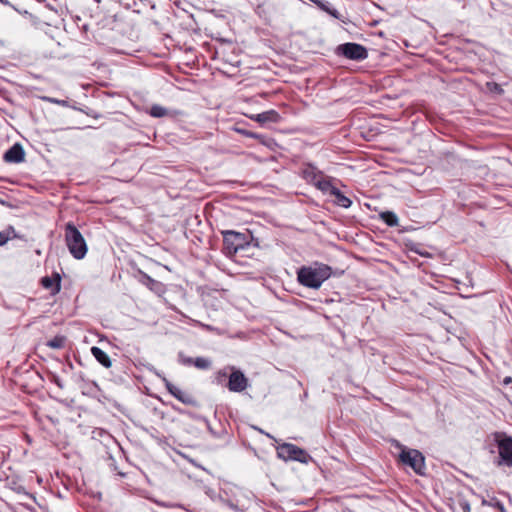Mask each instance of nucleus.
Instances as JSON below:
<instances>
[{
    "label": "nucleus",
    "mask_w": 512,
    "mask_h": 512,
    "mask_svg": "<svg viewBox=\"0 0 512 512\" xmlns=\"http://www.w3.org/2000/svg\"><path fill=\"white\" fill-rule=\"evenodd\" d=\"M15 237V230L13 227H9L3 231H0V246L5 245L10 239Z\"/></svg>",
    "instance_id": "obj_20"
},
{
    "label": "nucleus",
    "mask_w": 512,
    "mask_h": 512,
    "mask_svg": "<svg viewBox=\"0 0 512 512\" xmlns=\"http://www.w3.org/2000/svg\"><path fill=\"white\" fill-rule=\"evenodd\" d=\"M331 276V268L322 263L302 266L297 271L298 282L308 288L319 289L323 282Z\"/></svg>",
    "instance_id": "obj_1"
},
{
    "label": "nucleus",
    "mask_w": 512,
    "mask_h": 512,
    "mask_svg": "<svg viewBox=\"0 0 512 512\" xmlns=\"http://www.w3.org/2000/svg\"><path fill=\"white\" fill-rule=\"evenodd\" d=\"M336 179L330 176L325 175L316 185L315 187L320 190L323 194L331 195L333 190H335Z\"/></svg>",
    "instance_id": "obj_14"
},
{
    "label": "nucleus",
    "mask_w": 512,
    "mask_h": 512,
    "mask_svg": "<svg viewBox=\"0 0 512 512\" xmlns=\"http://www.w3.org/2000/svg\"><path fill=\"white\" fill-rule=\"evenodd\" d=\"M459 505L462 508L463 512H470V504L466 500L460 502Z\"/></svg>",
    "instance_id": "obj_25"
},
{
    "label": "nucleus",
    "mask_w": 512,
    "mask_h": 512,
    "mask_svg": "<svg viewBox=\"0 0 512 512\" xmlns=\"http://www.w3.org/2000/svg\"><path fill=\"white\" fill-rule=\"evenodd\" d=\"M163 381L168 392L177 400H179L183 404H192L194 402L193 398L188 393L182 391L179 387L172 384L166 378H164Z\"/></svg>",
    "instance_id": "obj_10"
},
{
    "label": "nucleus",
    "mask_w": 512,
    "mask_h": 512,
    "mask_svg": "<svg viewBox=\"0 0 512 512\" xmlns=\"http://www.w3.org/2000/svg\"><path fill=\"white\" fill-rule=\"evenodd\" d=\"M65 340L64 336H55L47 342V346L52 349H61L64 347Z\"/></svg>",
    "instance_id": "obj_21"
},
{
    "label": "nucleus",
    "mask_w": 512,
    "mask_h": 512,
    "mask_svg": "<svg viewBox=\"0 0 512 512\" xmlns=\"http://www.w3.org/2000/svg\"><path fill=\"white\" fill-rule=\"evenodd\" d=\"M379 217L389 227H396L399 225L398 216L392 211L381 212Z\"/></svg>",
    "instance_id": "obj_18"
},
{
    "label": "nucleus",
    "mask_w": 512,
    "mask_h": 512,
    "mask_svg": "<svg viewBox=\"0 0 512 512\" xmlns=\"http://www.w3.org/2000/svg\"><path fill=\"white\" fill-rule=\"evenodd\" d=\"M331 196L335 198L334 203L343 208H349L352 201L346 197L337 187L333 190Z\"/></svg>",
    "instance_id": "obj_16"
},
{
    "label": "nucleus",
    "mask_w": 512,
    "mask_h": 512,
    "mask_svg": "<svg viewBox=\"0 0 512 512\" xmlns=\"http://www.w3.org/2000/svg\"><path fill=\"white\" fill-rule=\"evenodd\" d=\"M246 134L248 135V133H246ZM249 136H250V137H255V135H254V134H252V133H250V134H249Z\"/></svg>",
    "instance_id": "obj_29"
},
{
    "label": "nucleus",
    "mask_w": 512,
    "mask_h": 512,
    "mask_svg": "<svg viewBox=\"0 0 512 512\" xmlns=\"http://www.w3.org/2000/svg\"><path fill=\"white\" fill-rule=\"evenodd\" d=\"M339 53L351 60H363L367 58V50L357 43H345L338 47Z\"/></svg>",
    "instance_id": "obj_7"
},
{
    "label": "nucleus",
    "mask_w": 512,
    "mask_h": 512,
    "mask_svg": "<svg viewBox=\"0 0 512 512\" xmlns=\"http://www.w3.org/2000/svg\"><path fill=\"white\" fill-rule=\"evenodd\" d=\"M199 325L209 331H212L213 330V327H211L210 325H206V324H202V323H199Z\"/></svg>",
    "instance_id": "obj_27"
},
{
    "label": "nucleus",
    "mask_w": 512,
    "mask_h": 512,
    "mask_svg": "<svg viewBox=\"0 0 512 512\" xmlns=\"http://www.w3.org/2000/svg\"><path fill=\"white\" fill-rule=\"evenodd\" d=\"M178 362L184 366L193 365L194 359L186 356L183 352L178 353Z\"/></svg>",
    "instance_id": "obj_23"
},
{
    "label": "nucleus",
    "mask_w": 512,
    "mask_h": 512,
    "mask_svg": "<svg viewBox=\"0 0 512 512\" xmlns=\"http://www.w3.org/2000/svg\"><path fill=\"white\" fill-rule=\"evenodd\" d=\"M91 353L94 356V358L105 368H110L112 365L111 359L108 356V354L103 351L101 348L93 346L91 348Z\"/></svg>",
    "instance_id": "obj_15"
},
{
    "label": "nucleus",
    "mask_w": 512,
    "mask_h": 512,
    "mask_svg": "<svg viewBox=\"0 0 512 512\" xmlns=\"http://www.w3.org/2000/svg\"><path fill=\"white\" fill-rule=\"evenodd\" d=\"M149 114L155 118H161L168 115V110L161 105H152Z\"/></svg>",
    "instance_id": "obj_19"
},
{
    "label": "nucleus",
    "mask_w": 512,
    "mask_h": 512,
    "mask_svg": "<svg viewBox=\"0 0 512 512\" xmlns=\"http://www.w3.org/2000/svg\"><path fill=\"white\" fill-rule=\"evenodd\" d=\"M500 456L499 465L503 464L512 467V438L504 437L497 440Z\"/></svg>",
    "instance_id": "obj_8"
},
{
    "label": "nucleus",
    "mask_w": 512,
    "mask_h": 512,
    "mask_svg": "<svg viewBox=\"0 0 512 512\" xmlns=\"http://www.w3.org/2000/svg\"><path fill=\"white\" fill-rule=\"evenodd\" d=\"M399 457L403 464L411 467L417 474L424 473L425 459L420 451L402 447Z\"/></svg>",
    "instance_id": "obj_4"
},
{
    "label": "nucleus",
    "mask_w": 512,
    "mask_h": 512,
    "mask_svg": "<svg viewBox=\"0 0 512 512\" xmlns=\"http://www.w3.org/2000/svg\"><path fill=\"white\" fill-rule=\"evenodd\" d=\"M246 243L245 234L235 231H226L224 233L223 248L229 255L236 254L239 250L244 249Z\"/></svg>",
    "instance_id": "obj_6"
},
{
    "label": "nucleus",
    "mask_w": 512,
    "mask_h": 512,
    "mask_svg": "<svg viewBox=\"0 0 512 512\" xmlns=\"http://www.w3.org/2000/svg\"><path fill=\"white\" fill-rule=\"evenodd\" d=\"M193 365L201 370H206L211 367V360L205 357H197L194 359Z\"/></svg>",
    "instance_id": "obj_22"
},
{
    "label": "nucleus",
    "mask_w": 512,
    "mask_h": 512,
    "mask_svg": "<svg viewBox=\"0 0 512 512\" xmlns=\"http://www.w3.org/2000/svg\"><path fill=\"white\" fill-rule=\"evenodd\" d=\"M65 243L70 254L77 260L83 259L88 251L87 243L72 222L65 225Z\"/></svg>",
    "instance_id": "obj_2"
},
{
    "label": "nucleus",
    "mask_w": 512,
    "mask_h": 512,
    "mask_svg": "<svg viewBox=\"0 0 512 512\" xmlns=\"http://www.w3.org/2000/svg\"><path fill=\"white\" fill-rule=\"evenodd\" d=\"M0 3H2L3 5L11 6L16 10V8L8 0H0Z\"/></svg>",
    "instance_id": "obj_26"
},
{
    "label": "nucleus",
    "mask_w": 512,
    "mask_h": 512,
    "mask_svg": "<svg viewBox=\"0 0 512 512\" xmlns=\"http://www.w3.org/2000/svg\"><path fill=\"white\" fill-rule=\"evenodd\" d=\"M228 376V389L231 392H243L248 387V379L242 371L234 366H228L223 370L218 371L217 381L220 382L222 378Z\"/></svg>",
    "instance_id": "obj_3"
},
{
    "label": "nucleus",
    "mask_w": 512,
    "mask_h": 512,
    "mask_svg": "<svg viewBox=\"0 0 512 512\" xmlns=\"http://www.w3.org/2000/svg\"><path fill=\"white\" fill-rule=\"evenodd\" d=\"M143 285L147 286L150 290L152 291H158L162 284L151 278L148 274L144 273V272H140V280H139Z\"/></svg>",
    "instance_id": "obj_17"
},
{
    "label": "nucleus",
    "mask_w": 512,
    "mask_h": 512,
    "mask_svg": "<svg viewBox=\"0 0 512 512\" xmlns=\"http://www.w3.org/2000/svg\"><path fill=\"white\" fill-rule=\"evenodd\" d=\"M486 86H487L488 90L491 92H495L498 94L503 93V89L501 88V86L495 82H487Z\"/></svg>",
    "instance_id": "obj_24"
},
{
    "label": "nucleus",
    "mask_w": 512,
    "mask_h": 512,
    "mask_svg": "<svg viewBox=\"0 0 512 512\" xmlns=\"http://www.w3.org/2000/svg\"><path fill=\"white\" fill-rule=\"evenodd\" d=\"M512 382V378L511 377H506L503 381L504 384H509Z\"/></svg>",
    "instance_id": "obj_28"
},
{
    "label": "nucleus",
    "mask_w": 512,
    "mask_h": 512,
    "mask_svg": "<svg viewBox=\"0 0 512 512\" xmlns=\"http://www.w3.org/2000/svg\"><path fill=\"white\" fill-rule=\"evenodd\" d=\"M324 176L325 174L312 164H307L302 169V177L307 183L313 186H315Z\"/></svg>",
    "instance_id": "obj_9"
},
{
    "label": "nucleus",
    "mask_w": 512,
    "mask_h": 512,
    "mask_svg": "<svg viewBox=\"0 0 512 512\" xmlns=\"http://www.w3.org/2000/svg\"><path fill=\"white\" fill-rule=\"evenodd\" d=\"M41 284L45 289H49L52 295H55L61 289V277L58 273H54L51 277H43Z\"/></svg>",
    "instance_id": "obj_12"
},
{
    "label": "nucleus",
    "mask_w": 512,
    "mask_h": 512,
    "mask_svg": "<svg viewBox=\"0 0 512 512\" xmlns=\"http://www.w3.org/2000/svg\"><path fill=\"white\" fill-rule=\"evenodd\" d=\"M277 455L285 461L294 460L301 463H308L311 459L310 455L305 450L290 443L281 444L277 448Z\"/></svg>",
    "instance_id": "obj_5"
},
{
    "label": "nucleus",
    "mask_w": 512,
    "mask_h": 512,
    "mask_svg": "<svg viewBox=\"0 0 512 512\" xmlns=\"http://www.w3.org/2000/svg\"><path fill=\"white\" fill-rule=\"evenodd\" d=\"M249 118L260 124L267 122L277 123L280 120V115L275 110H268L259 114H253Z\"/></svg>",
    "instance_id": "obj_13"
},
{
    "label": "nucleus",
    "mask_w": 512,
    "mask_h": 512,
    "mask_svg": "<svg viewBox=\"0 0 512 512\" xmlns=\"http://www.w3.org/2000/svg\"><path fill=\"white\" fill-rule=\"evenodd\" d=\"M25 153L20 144H14L11 148H9L3 159L7 163H21L24 161Z\"/></svg>",
    "instance_id": "obj_11"
}]
</instances>
